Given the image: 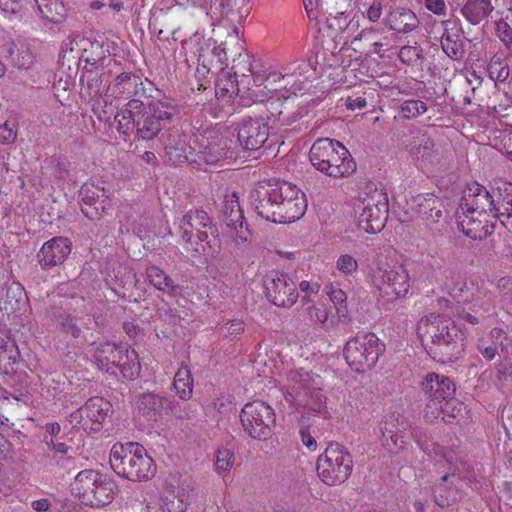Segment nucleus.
<instances>
[{"label": "nucleus", "instance_id": "nucleus-1", "mask_svg": "<svg viewBox=\"0 0 512 512\" xmlns=\"http://www.w3.org/2000/svg\"><path fill=\"white\" fill-rule=\"evenodd\" d=\"M178 113L177 105L167 99L151 100L145 106L143 101L134 98L116 113L114 121L120 134L152 140Z\"/></svg>", "mask_w": 512, "mask_h": 512}, {"label": "nucleus", "instance_id": "nucleus-2", "mask_svg": "<svg viewBox=\"0 0 512 512\" xmlns=\"http://www.w3.org/2000/svg\"><path fill=\"white\" fill-rule=\"evenodd\" d=\"M427 354L441 363L452 362L464 352V336L455 322L440 315L422 318L417 329Z\"/></svg>", "mask_w": 512, "mask_h": 512}, {"label": "nucleus", "instance_id": "nucleus-3", "mask_svg": "<svg viewBox=\"0 0 512 512\" xmlns=\"http://www.w3.org/2000/svg\"><path fill=\"white\" fill-rule=\"evenodd\" d=\"M109 463L119 476L131 481H145L155 475L156 467L146 449L135 442L113 445Z\"/></svg>", "mask_w": 512, "mask_h": 512}, {"label": "nucleus", "instance_id": "nucleus-4", "mask_svg": "<svg viewBox=\"0 0 512 512\" xmlns=\"http://www.w3.org/2000/svg\"><path fill=\"white\" fill-rule=\"evenodd\" d=\"M507 191L505 183L503 187L489 191L485 186L478 182L468 183L462 191L461 201L458 211L477 213L479 216H491L499 220L505 227L507 219L508 205L506 201Z\"/></svg>", "mask_w": 512, "mask_h": 512}, {"label": "nucleus", "instance_id": "nucleus-5", "mask_svg": "<svg viewBox=\"0 0 512 512\" xmlns=\"http://www.w3.org/2000/svg\"><path fill=\"white\" fill-rule=\"evenodd\" d=\"M309 160L318 171L334 178L347 177L356 170L348 149L330 138H320L312 144Z\"/></svg>", "mask_w": 512, "mask_h": 512}, {"label": "nucleus", "instance_id": "nucleus-6", "mask_svg": "<svg viewBox=\"0 0 512 512\" xmlns=\"http://www.w3.org/2000/svg\"><path fill=\"white\" fill-rule=\"evenodd\" d=\"M216 232L211 218L202 209L189 210L177 223V234L198 254L206 253L208 249L215 251L219 241Z\"/></svg>", "mask_w": 512, "mask_h": 512}, {"label": "nucleus", "instance_id": "nucleus-7", "mask_svg": "<svg viewBox=\"0 0 512 512\" xmlns=\"http://www.w3.org/2000/svg\"><path fill=\"white\" fill-rule=\"evenodd\" d=\"M355 212L360 229L372 234L380 232L388 216L387 194L373 183L366 184L355 203Z\"/></svg>", "mask_w": 512, "mask_h": 512}, {"label": "nucleus", "instance_id": "nucleus-8", "mask_svg": "<svg viewBox=\"0 0 512 512\" xmlns=\"http://www.w3.org/2000/svg\"><path fill=\"white\" fill-rule=\"evenodd\" d=\"M72 489L85 505L103 507L113 501L117 485L106 475L87 469L76 475Z\"/></svg>", "mask_w": 512, "mask_h": 512}, {"label": "nucleus", "instance_id": "nucleus-9", "mask_svg": "<svg viewBox=\"0 0 512 512\" xmlns=\"http://www.w3.org/2000/svg\"><path fill=\"white\" fill-rule=\"evenodd\" d=\"M353 466L350 451L338 442H330L316 462L319 478L329 486L346 482L352 474Z\"/></svg>", "mask_w": 512, "mask_h": 512}, {"label": "nucleus", "instance_id": "nucleus-10", "mask_svg": "<svg viewBox=\"0 0 512 512\" xmlns=\"http://www.w3.org/2000/svg\"><path fill=\"white\" fill-rule=\"evenodd\" d=\"M384 351L385 345L374 333H365L349 339L343 355L347 364L361 373L373 368Z\"/></svg>", "mask_w": 512, "mask_h": 512}, {"label": "nucleus", "instance_id": "nucleus-11", "mask_svg": "<svg viewBox=\"0 0 512 512\" xmlns=\"http://www.w3.org/2000/svg\"><path fill=\"white\" fill-rule=\"evenodd\" d=\"M284 104L285 102L278 95H268L264 91H258V123L261 122L263 128L269 130L276 122L281 125H290L303 117L304 108L288 111V106ZM268 134V131L262 132L258 125V138Z\"/></svg>", "mask_w": 512, "mask_h": 512}, {"label": "nucleus", "instance_id": "nucleus-12", "mask_svg": "<svg viewBox=\"0 0 512 512\" xmlns=\"http://www.w3.org/2000/svg\"><path fill=\"white\" fill-rule=\"evenodd\" d=\"M78 300L83 301V298L61 296L54 299L45 310L46 317L53 323L56 330L73 339L80 338L82 327L92 329L89 316L88 321L79 323L78 317L72 313L73 301L77 302Z\"/></svg>", "mask_w": 512, "mask_h": 512}, {"label": "nucleus", "instance_id": "nucleus-13", "mask_svg": "<svg viewBox=\"0 0 512 512\" xmlns=\"http://www.w3.org/2000/svg\"><path fill=\"white\" fill-rule=\"evenodd\" d=\"M381 297L388 301L404 298L410 289V276L407 270L398 268H377L373 271L372 277Z\"/></svg>", "mask_w": 512, "mask_h": 512}, {"label": "nucleus", "instance_id": "nucleus-14", "mask_svg": "<svg viewBox=\"0 0 512 512\" xmlns=\"http://www.w3.org/2000/svg\"><path fill=\"white\" fill-rule=\"evenodd\" d=\"M262 282L264 295L271 304L289 308L297 301V286L288 275L273 270L263 277Z\"/></svg>", "mask_w": 512, "mask_h": 512}, {"label": "nucleus", "instance_id": "nucleus-15", "mask_svg": "<svg viewBox=\"0 0 512 512\" xmlns=\"http://www.w3.org/2000/svg\"><path fill=\"white\" fill-rule=\"evenodd\" d=\"M112 412V405L102 397H91L70 414V422L88 432H99Z\"/></svg>", "mask_w": 512, "mask_h": 512}, {"label": "nucleus", "instance_id": "nucleus-16", "mask_svg": "<svg viewBox=\"0 0 512 512\" xmlns=\"http://www.w3.org/2000/svg\"><path fill=\"white\" fill-rule=\"evenodd\" d=\"M283 194L274 223L286 224L299 220L307 210L305 194L294 184L282 181Z\"/></svg>", "mask_w": 512, "mask_h": 512}, {"label": "nucleus", "instance_id": "nucleus-17", "mask_svg": "<svg viewBox=\"0 0 512 512\" xmlns=\"http://www.w3.org/2000/svg\"><path fill=\"white\" fill-rule=\"evenodd\" d=\"M82 213L90 220H98L111 209L109 191L104 187L86 182L79 191Z\"/></svg>", "mask_w": 512, "mask_h": 512}, {"label": "nucleus", "instance_id": "nucleus-18", "mask_svg": "<svg viewBox=\"0 0 512 512\" xmlns=\"http://www.w3.org/2000/svg\"><path fill=\"white\" fill-rule=\"evenodd\" d=\"M422 390L429 399L427 407L445 412L456 388L449 377L432 372L422 382Z\"/></svg>", "mask_w": 512, "mask_h": 512}, {"label": "nucleus", "instance_id": "nucleus-19", "mask_svg": "<svg viewBox=\"0 0 512 512\" xmlns=\"http://www.w3.org/2000/svg\"><path fill=\"white\" fill-rule=\"evenodd\" d=\"M282 194V181L279 179L258 180V216L274 223Z\"/></svg>", "mask_w": 512, "mask_h": 512}, {"label": "nucleus", "instance_id": "nucleus-20", "mask_svg": "<svg viewBox=\"0 0 512 512\" xmlns=\"http://www.w3.org/2000/svg\"><path fill=\"white\" fill-rule=\"evenodd\" d=\"M71 253V242L65 237H54L45 242L38 252V261L42 269H50L65 262Z\"/></svg>", "mask_w": 512, "mask_h": 512}, {"label": "nucleus", "instance_id": "nucleus-21", "mask_svg": "<svg viewBox=\"0 0 512 512\" xmlns=\"http://www.w3.org/2000/svg\"><path fill=\"white\" fill-rule=\"evenodd\" d=\"M138 412L147 420L157 421L164 413L172 410L173 401L154 392H144L136 396Z\"/></svg>", "mask_w": 512, "mask_h": 512}, {"label": "nucleus", "instance_id": "nucleus-22", "mask_svg": "<svg viewBox=\"0 0 512 512\" xmlns=\"http://www.w3.org/2000/svg\"><path fill=\"white\" fill-rule=\"evenodd\" d=\"M457 215L461 231L471 239L482 240L494 231L495 224L489 221V216H479L477 213L458 210Z\"/></svg>", "mask_w": 512, "mask_h": 512}, {"label": "nucleus", "instance_id": "nucleus-23", "mask_svg": "<svg viewBox=\"0 0 512 512\" xmlns=\"http://www.w3.org/2000/svg\"><path fill=\"white\" fill-rule=\"evenodd\" d=\"M441 48L452 60H461L465 56L463 31L453 21H442Z\"/></svg>", "mask_w": 512, "mask_h": 512}, {"label": "nucleus", "instance_id": "nucleus-24", "mask_svg": "<svg viewBox=\"0 0 512 512\" xmlns=\"http://www.w3.org/2000/svg\"><path fill=\"white\" fill-rule=\"evenodd\" d=\"M288 75H282L277 68L264 59H258V91L268 95H278V91L286 88Z\"/></svg>", "mask_w": 512, "mask_h": 512}, {"label": "nucleus", "instance_id": "nucleus-25", "mask_svg": "<svg viewBox=\"0 0 512 512\" xmlns=\"http://www.w3.org/2000/svg\"><path fill=\"white\" fill-rule=\"evenodd\" d=\"M122 354L123 345L104 342L94 349L93 360L101 371L115 375V364H119Z\"/></svg>", "mask_w": 512, "mask_h": 512}, {"label": "nucleus", "instance_id": "nucleus-26", "mask_svg": "<svg viewBox=\"0 0 512 512\" xmlns=\"http://www.w3.org/2000/svg\"><path fill=\"white\" fill-rule=\"evenodd\" d=\"M27 295L20 283L5 284L0 294V309L6 314H15L27 304Z\"/></svg>", "mask_w": 512, "mask_h": 512}, {"label": "nucleus", "instance_id": "nucleus-27", "mask_svg": "<svg viewBox=\"0 0 512 512\" xmlns=\"http://www.w3.org/2000/svg\"><path fill=\"white\" fill-rule=\"evenodd\" d=\"M414 202V211L423 220L436 223L442 218L444 205L437 196L433 194L418 195Z\"/></svg>", "mask_w": 512, "mask_h": 512}, {"label": "nucleus", "instance_id": "nucleus-28", "mask_svg": "<svg viewBox=\"0 0 512 512\" xmlns=\"http://www.w3.org/2000/svg\"><path fill=\"white\" fill-rule=\"evenodd\" d=\"M385 24L390 30L399 33H409L418 27L419 20L412 10L396 8L388 13L385 18Z\"/></svg>", "mask_w": 512, "mask_h": 512}, {"label": "nucleus", "instance_id": "nucleus-29", "mask_svg": "<svg viewBox=\"0 0 512 512\" xmlns=\"http://www.w3.org/2000/svg\"><path fill=\"white\" fill-rule=\"evenodd\" d=\"M222 221L230 229L236 230L239 226L243 227L244 216L240 208L236 192L226 193L220 209Z\"/></svg>", "mask_w": 512, "mask_h": 512}, {"label": "nucleus", "instance_id": "nucleus-30", "mask_svg": "<svg viewBox=\"0 0 512 512\" xmlns=\"http://www.w3.org/2000/svg\"><path fill=\"white\" fill-rule=\"evenodd\" d=\"M189 493L183 487L168 486L161 497L163 512H186Z\"/></svg>", "mask_w": 512, "mask_h": 512}, {"label": "nucleus", "instance_id": "nucleus-31", "mask_svg": "<svg viewBox=\"0 0 512 512\" xmlns=\"http://www.w3.org/2000/svg\"><path fill=\"white\" fill-rule=\"evenodd\" d=\"M114 93L123 98L144 96L146 91L139 76L123 72L115 79Z\"/></svg>", "mask_w": 512, "mask_h": 512}, {"label": "nucleus", "instance_id": "nucleus-32", "mask_svg": "<svg viewBox=\"0 0 512 512\" xmlns=\"http://www.w3.org/2000/svg\"><path fill=\"white\" fill-rule=\"evenodd\" d=\"M491 0H466L461 8V14L471 25H478L493 12Z\"/></svg>", "mask_w": 512, "mask_h": 512}, {"label": "nucleus", "instance_id": "nucleus-33", "mask_svg": "<svg viewBox=\"0 0 512 512\" xmlns=\"http://www.w3.org/2000/svg\"><path fill=\"white\" fill-rule=\"evenodd\" d=\"M0 54L10 59L11 63L19 69H29L35 60L34 54L28 47L21 46L15 50L13 42L4 44Z\"/></svg>", "mask_w": 512, "mask_h": 512}, {"label": "nucleus", "instance_id": "nucleus-34", "mask_svg": "<svg viewBox=\"0 0 512 512\" xmlns=\"http://www.w3.org/2000/svg\"><path fill=\"white\" fill-rule=\"evenodd\" d=\"M146 275L149 282L159 291L169 295L178 293L179 285L175 284L174 280L159 267L154 265L148 266L146 268Z\"/></svg>", "mask_w": 512, "mask_h": 512}, {"label": "nucleus", "instance_id": "nucleus-35", "mask_svg": "<svg viewBox=\"0 0 512 512\" xmlns=\"http://www.w3.org/2000/svg\"><path fill=\"white\" fill-rule=\"evenodd\" d=\"M121 356L119 364H115V375L119 370L125 379H135L140 374L141 370L136 351L129 350L127 346L123 345V354Z\"/></svg>", "mask_w": 512, "mask_h": 512}, {"label": "nucleus", "instance_id": "nucleus-36", "mask_svg": "<svg viewBox=\"0 0 512 512\" xmlns=\"http://www.w3.org/2000/svg\"><path fill=\"white\" fill-rule=\"evenodd\" d=\"M43 19L51 23H61L66 17V7L62 0H34Z\"/></svg>", "mask_w": 512, "mask_h": 512}, {"label": "nucleus", "instance_id": "nucleus-37", "mask_svg": "<svg viewBox=\"0 0 512 512\" xmlns=\"http://www.w3.org/2000/svg\"><path fill=\"white\" fill-rule=\"evenodd\" d=\"M174 388L178 396L183 399H189L193 391V378L187 365L182 364L175 374Z\"/></svg>", "mask_w": 512, "mask_h": 512}, {"label": "nucleus", "instance_id": "nucleus-38", "mask_svg": "<svg viewBox=\"0 0 512 512\" xmlns=\"http://www.w3.org/2000/svg\"><path fill=\"white\" fill-rule=\"evenodd\" d=\"M276 418L273 409L261 402L258 407V426L262 425L260 432H258V440H265L271 433L272 427L275 426Z\"/></svg>", "mask_w": 512, "mask_h": 512}, {"label": "nucleus", "instance_id": "nucleus-39", "mask_svg": "<svg viewBox=\"0 0 512 512\" xmlns=\"http://www.w3.org/2000/svg\"><path fill=\"white\" fill-rule=\"evenodd\" d=\"M237 73H231L230 71L222 70L216 81V95L219 97H232L235 93L237 86Z\"/></svg>", "mask_w": 512, "mask_h": 512}, {"label": "nucleus", "instance_id": "nucleus-40", "mask_svg": "<svg viewBox=\"0 0 512 512\" xmlns=\"http://www.w3.org/2000/svg\"><path fill=\"white\" fill-rule=\"evenodd\" d=\"M488 73L492 80L505 82L510 75V68L505 59L495 55L488 64Z\"/></svg>", "mask_w": 512, "mask_h": 512}, {"label": "nucleus", "instance_id": "nucleus-41", "mask_svg": "<svg viewBox=\"0 0 512 512\" xmlns=\"http://www.w3.org/2000/svg\"><path fill=\"white\" fill-rule=\"evenodd\" d=\"M427 111L425 102L416 99H409L399 106V116L403 119L416 118Z\"/></svg>", "mask_w": 512, "mask_h": 512}, {"label": "nucleus", "instance_id": "nucleus-42", "mask_svg": "<svg viewBox=\"0 0 512 512\" xmlns=\"http://www.w3.org/2000/svg\"><path fill=\"white\" fill-rule=\"evenodd\" d=\"M328 295L331 302L334 304L340 321L343 323H347L349 321V318L346 306V293L339 288H331V290L328 292Z\"/></svg>", "mask_w": 512, "mask_h": 512}, {"label": "nucleus", "instance_id": "nucleus-43", "mask_svg": "<svg viewBox=\"0 0 512 512\" xmlns=\"http://www.w3.org/2000/svg\"><path fill=\"white\" fill-rule=\"evenodd\" d=\"M254 421H256V408L253 403L248 402L240 412V422L244 432H246L251 438H255Z\"/></svg>", "mask_w": 512, "mask_h": 512}, {"label": "nucleus", "instance_id": "nucleus-44", "mask_svg": "<svg viewBox=\"0 0 512 512\" xmlns=\"http://www.w3.org/2000/svg\"><path fill=\"white\" fill-rule=\"evenodd\" d=\"M383 445L387 449L392 450L394 448L402 449L405 446L403 436L398 432L387 427V424L381 428Z\"/></svg>", "mask_w": 512, "mask_h": 512}, {"label": "nucleus", "instance_id": "nucleus-45", "mask_svg": "<svg viewBox=\"0 0 512 512\" xmlns=\"http://www.w3.org/2000/svg\"><path fill=\"white\" fill-rule=\"evenodd\" d=\"M81 83L85 87L89 97H96L102 93L103 80L93 72H87L81 77Z\"/></svg>", "mask_w": 512, "mask_h": 512}, {"label": "nucleus", "instance_id": "nucleus-46", "mask_svg": "<svg viewBox=\"0 0 512 512\" xmlns=\"http://www.w3.org/2000/svg\"><path fill=\"white\" fill-rule=\"evenodd\" d=\"M434 146L435 143L433 139L424 133L414 141L413 149L417 157L426 158L431 156Z\"/></svg>", "mask_w": 512, "mask_h": 512}, {"label": "nucleus", "instance_id": "nucleus-47", "mask_svg": "<svg viewBox=\"0 0 512 512\" xmlns=\"http://www.w3.org/2000/svg\"><path fill=\"white\" fill-rule=\"evenodd\" d=\"M495 32L500 41L508 50L509 55H512V28L503 19L496 21Z\"/></svg>", "mask_w": 512, "mask_h": 512}, {"label": "nucleus", "instance_id": "nucleus-48", "mask_svg": "<svg viewBox=\"0 0 512 512\" xmlns=\"http://www.w3.org/2000/svg\"><path fill=\"white\" fill-rule=\"evenodd\" d=\"M253 123H245L238 131V140L240 144L247 150H256V138L252 134Z\"/></svg>", "mask_w": 512, "mask_h": 512}, {"label": "nucleus", "instance_id": "nucleus-49", "mask_svg": "<svg viewBox=\"0 0 512 512\" xmlns=\"http://www.w3.org/2000/svg\"><path fill=\"white\" fill-rule=\"evenodd\" d=\"M449 477H450V475H448V474L442 476L441 482L439 484H437L434 489L435 503L442 508L449 506L450 502L452 500L450 498V495L446 494L447 487H446L445 483Z\"/></svg>", "mask_w": 512, "mask_h": 512}, {"label": "nucleus", "instance_id": "nucleus-50", "mask_svg": "<svg viewBox=\"0 0 512 512\" xmlns=\"http://www.w3.org/2000/svg\"><path fill=\"white\" fill-rule=\"evenodd\" d=\"M234 94L239 98L238 104L242 107H250L256 102L254 88H243L237 85Z\"/></svg>", "mask_w": 512, "mask_h": 512}, {"label": "nucleus", "instance_id": "nucleus-51", "mask_svg": "<svg viewBox=\"0 0 512 512\" xmlns=\"http://www.w3.org/2000/svg\"><path fill=\"white\" fill-rule=\"evenodd\" d=\"M299 434L301 436L302 443L311 451L316 450L317 442L315 438L311 435L309 431V424L303 418L300 420V430Z\"/></svg>", "mask_w": 512, "mask_h": 512}, {"label": "nucleus", "instance_id": "nucleus-52", "mask_svg": "<svg viewBox=\"0 0 512 512\" xmlns=\"http://www.w3.org/2000/svg\"><path fill=\"white\" fill-rule=\"evenodd\" d=\"M232 457H233V455L230 452V450H228V449L219 450L217 453L216 463H215L216 470L219 473L228 471L230 469V467L232 466V462H231Z\"/></svg>", "mask_w": 512, "mask_h": 512}, {"label": "nucleus", "instance_id": "nucleus-53", "mask_svg": "<svg viewBox=\"0 0 512 512\" xmlns=\"http://www.w3.org/2000/svg\"><path fill=\"white\" fill-rule=\"evenodd\" d=\"M239 0H214L212 7L219 11L222 17H229L234 13Z\"/></svg>", "mask_w": 512, "mask_h": 512}, {"label": "nucleus", "instance_id": "nucleus-54", "mask_svg": "<svg viewBox=\"0 0 512 512\" xmlns=\"http://www.w3.org/2000/svg\"><path fill=\"white\" fill-rule=\"evenodd\" d=\"M337 267L341 272L351 274L357 270L358 264L351 255L345 254L339 257Z\"/></svg>", "mask_w": 512, "mask_h": 512}, {"label": "nucleus", "instance_id": "nucleus-55", "mask_svg": "<svg viewBox=\"0 0 512 512\" xmlns=\"http://www.w3.org/2000/svg\"><path fill=\"white\" fill-rule=\"evenodd\" d=\"M307 312L309 318L314 322L325 324L326 321L328 320L327 309L322 304L314 305L307 308Z\"/></svg>", "mask_w": 512, "mask_h": 512}, {"label": "nucleus", "instance_id": "nucleus-56", "mask_svg": "<svg viewBox=\"0 0 512 512\" xmlns=\"http://www.w3.org/2000/svg\"><path fill=\"white\" fill-rule=\"evenodd\" d=\"M400 61L404 64L410 65L420 58L419 50L413 46H403L398 55Z\"/></svg>", "mask_w": 512, "mask_h": 512}, {"label": "nucleus", "instance_id": "nucleus-57", "mask_svg": "<svg viewBox=\"0 0 512 512\" xmlns=\"http://www.w3.org/2000/svg\"><path fill=\"white\" fill-rule=\"evenodd\" d=\"M323 398L324 396L321 394L320 391H313L310 393L306 405L309 407L310 410L317 413H322L325 409Z\"/></svg>", "mask_w": 512, "mask_h": 512}, {"label": "nucleus", "instance_id": "nucleus-58", "mask_svg": "<svg viewBox=\"0 0 512 512\" xmlns=\"http://www.w3.org/2000/svg\"><path fill=\"white\" fill-rule=\"evenodd\" d=\"M268 138L266 137L262 141V145L258 146V159L262 156L266 155V158L264 162L268 161L270 157H276L278 153V147L276 146V143H267Z\"/></svg>", "mask_w": 512, "mask_h": 512}, {"label": "nucleus", "instance_id": "nucleus-59", "mask_svg": "<svg viewBox=\"0 0 512 512\" xmlns=\"http://www.w3.org/2000/svg\"><path fill=\"white\" fill-rule=\"evenodd\" d=\"M497 376L500 380H507L512 377V359L505 357L496 365Z\"/></svg>", "mask_w": 512, "mask_h": 512}, {"label": "nucleus", "instance_id": "nucleus-60", "mask_svg": "<svg viewBox=\"0 0 512 512\" xmlns=\"http://www.w3.org/2000/svg\"><path fill=\"white\" fill-rule=\"evenodd\" d=\"M17 137L16 132L10 126L8 122H4L0 124V143L1 144H10L15 141Z\"/></svg>", "mask_w": 512, "mask_h": 512}, {"label": "nucleus", "instance_id": "nucleus-61", "mask_svg": "<svg viewBox=\"0 0 512 512\" xmlns=\"http://www.w3.org/2000/svg\"><path fill=\"white\" fill-rule=\"evenodd\" d=\"M505 191H507V200L504 201V203L509 207L507 219L505 220V228L512 232V183H505Z\"/></svg>", "mask_w": 512, "mask_h": 512}, {"label": "nucleus", "instance_id": "nucleus-62", "mask_svg": "<svg viewBox=\"0 0 512 512\" xmlns=\"http://www.w3.org/2000/svg\"><path fill=\"white\" fill-rule=\"evenodd\" d=\"M382 9V3L378 0H374L367 10V18L369 21L373 23L377 22L381 18Z\"/></svg>", "mask_w": 512, "mask_h": 512}, {"label": "nucleus", "instance_id": "nucleus-63", "mask_svg": "<svg viewBox=\"0 0 512 512\" xmlns=\"http://www.w3.org/2000/svg\"><path fill=\"white\" fill-rule=\"evenodd\" d=\"M478 351L483 355L487 361H491L497 355V346L494 343L486 345L483 342H479L477 345Z\"/></svg>", "mask_w": 512, "mask_h": 512}, {"label": "nucleus", "instance_id": "nucleus-64", "mask_svg": "<svg viewBox=\"0 0 512 512\" xmlns=\"http://www.w3.org/2000/svg\"><path fill=\"white\" fill-rule=\"evenodd\" d=\"M443 285L453 298H459L462 295L466 283L462 281H454L450 284L447 281H445L443 282Z\"/></svg>", "mask_w": 512, "mask_h": 512}]
</instances>
